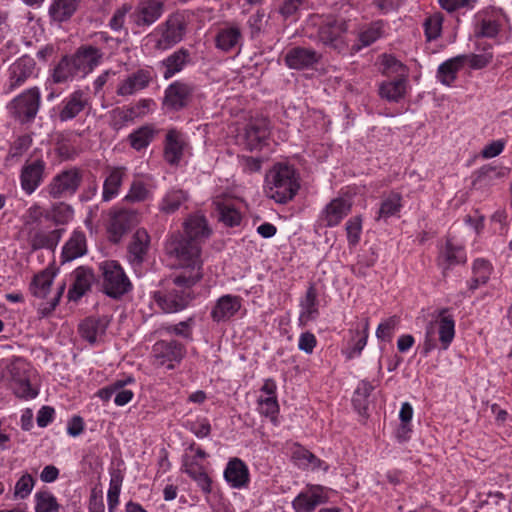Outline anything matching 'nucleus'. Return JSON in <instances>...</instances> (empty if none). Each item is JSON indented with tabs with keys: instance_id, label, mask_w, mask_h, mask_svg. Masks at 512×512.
<instances>
[{
	"instance_id": "nucleus-39",
	"label": "nucleus",
	"mask_w": 512,
	"mask_h": 512,
	"mask_svg": "<svg viewBox=\"0 0 512 512\" xmlns=\"http://www.w3.org/2000/svg\"><path fill=\"white\" fill-rule=\"evenodd\" d=\"M183 148L182 134L176 130H169L165 139V160L169 164H177L183 155Z\"/></svg>"
},
{
	"instance_id": "nucleus-2",
	"label": "nucleus",
	"mask_w": 512,
	"mask_h": 512,
	"mask_svg": "<svg viewBox=\"0 0 512 512\" xmlns=\"http://www.w3.org/2000/svg\"><path fill=\"white\" fill-rule=\"evenodd\" d=\"M299 188V177L290 165L275 164L266 174L265 193L276 203L289 202L295 197Z\"/></svg>"
},
{
	"instance_id": "nucleus-6",
	"label": "nucleus",
	"mask_w": 512,
	"mask_h": 512,
	"mask_svg": "<svg viewBox=\"0 0 512 512\" xmlns=\"http://www.w3.org/2000/svg\"><path fill=\"white\" fill-rule=\"evenodd\" d=\"M108 233L112 242L118 243L133 227L140 223V214L135 209L114 206L109 211Z\"/></svg>"
},
{
	"instance_id": "nucleus-23",
	"label": "nucleus",
	"mask_w": 512,
	"mask_h": 512,
	"mask_svg": "<svg viewBox=\"0 0 512 512\" xmlns=\"http://www.w3.org/2000/svg\"><path fill=\"white\" fill-rule=\"evenodd\" d=\"M321 59V55L311 48L294 47L287 51L284 62L294 70L312 68Z\"/></svg>"
},
{
	"instance_id": "nucleus-3",
	"label": "nucleus",
	"mask_w": 512,
	"mask_h": 512,
	"mask_svg": "<svg viewBox=\"0 0 512 512\" xmlns=\"http://www.w3.org/2000/svg\"><path fill=\"white\" fill-rule=\"evenodd\" d=\"M448 311L447 308L440 309L435 320L427 324L421 350V354L424 357H427L437 347L436 333H438L443 351L447 350L453 342L455 337V320Z\"/></svg>"
},
{
	"instance_id": "nucleus-36",
	"label": "nucleus",
	"mask_w": 512,
	"mask_h": 512,
	"mask_svg": "<svg viewBox=\"0 0 512 512\" xmlns=\"http://www.w3.org/2000/svg\"><path fill=\"white\" fill-rule=\"evenodd\" d=\"M242 41V33L238 26H226L217 32L215 46L223 52H230Z\"/></svg>"
},
{
	"instance_id": "nucleus-9",
	"label": "nucleus",
	"mask_w": 512,
	"mask_h": 512,
	"mask_svg": "<svg viewBox=\"0 0 512 512\" xmlns=\"http://www.w3.org/2000/svg\"><path fill=\"white\" fill-rule=\"evenodd\" d=\"M41 93L38 87H32L15 97L11 102L12 113L21 123L32 121L40 108Z\"/></svg>"
},
{
	"instance_id": "nucleus-63",
	"label": "nucleus",
	"mask_w": 512,
	"mask_h": 512,
	"mask_svg": "<svg viewBox=\"0 0 512 512\" xmlns=\"http://www.w3.org/2000/svg\"><path fill=\"white\" fill-rule=\"evenodd\" d=\"M188 429L197 437L205 438L211 433V425L207 418H198L187 423Z\"/></svg>"
},
{
	"instance_id": "nucleus-30",
	"label": "nucleus",
	"mask_w": 512,
	"mask_h": 512,
	"mask_svg": "<svg viewBox=\"0 0 512 512\" xmlns=\"http://www.w3.org/2000/svg\"><path fill=\"white\" fill-rule=\"evenodd\" d=\"M269 136V121L266 118L252 119L245 129V140L249 150L257 149Z\"/></svg>"
},
{
	"instance_id": "nucleus-56",
	"label": "nucleus",
	"mask_w": 512,
	"mask_h": 512,
	"mask_svg": "<svg viewBox=\"0 0 512 512\" xmlns=\"http://www.w3.org/2000/svg\"><path fill=\"white\" fill-rule=\"evenodd\" d=\"M153 139V129L149 126H143L129 135L130 145L141 150L146 148Z\"/></svg>"
},
{
	"instance_id": "nucleus-59",
	"label": "nucleus",
	"mask_w": 512,
	"mask_h": 512,
	"mask_svg": "<svg viewBox=\"0 0 512 512\" xmlns=\"http://www.w3.org/2000/svg\"><path fill=\"white\" fill-rule=\"evenodd\" d=\"M73 208L64 203L58 202L52 205L51 215L54 221L58 224H65L73 217Z\"/></svg>"
},
{
	"instance_id": "nucleus-22",
	"label": "nucleus",
	"mask_w": 512,
	"mask_h": 512,
	"mask_svg": "<svg viewBox=\"0 0 512 512\" xmlns=\"http://www.w3.org/2000/svg\"><path fill=\"white\" fill-rule=\"evenodd\" d=\"M103 52L92 46H80L76 52L71 56L76 64V68L83 76L91 73L103 59Z\"/></svg>"
},
{
	"instance_id": "nucleus-52",
	"label": "nucleus",
	"mask_w": 512,
	"mask_h": 512,
	"mask_svg": "<svg viewBox=\"0 0 512 512\" xmlns=\"http://www.w3.org/2000/svg\"><path fill=\"white\" fill-rule=\"evenodd\" d=\"M32 145V138L29 135L19 136L9 147L6 162L18 161Z\"/></svg>"
},
{
	"instance_id": "nucleus-18",
	"label": "nucleus",
	"mask_w": 512,
	"mask_h": 512,
	"mask_svg": "<svg viewBox=\"0 0 512 512\" xmlns=\"http://www.w3.org/2000/svg\"><path fill=\"white\" fill-rule=\"evenodd\" d=\"M352 203L344 197L332 199L319 214L318 221L324 227H336L351 212Z\"/></svg>"
},
{
	"instance_id": "nucleus-35",
	"label": "nucleus",
	"mask_w": 512,
	"mask_h": 512,
	"mask_svg": "<svg viewBox=\"0 0 512 512\" xmlns=\"http://www.w3.org/2000/svg\"><path fill=\"white\" fill-rule=\"evenodd\" d=\"M87 252L86 236L83 231L75 230L62 249L63 262H69Z\"/></svg>"
},
{
	"instance_id": "nucleus-60",
	"label": "nucleus",
	"mask_w": 512,
	"mask_h": 512,
	"mask_svg": "<svg viewBox=\"0 0 512 512\" xmlns=\"http://www.w3.org/2000/svg\"><path fill=\"white\" fill-rule=\"evenodd\" d=\"M398 324L399 318L397 316H391L385 319L378 325L376 337L383 341L390 340Z\"/></svg>"
},
{
	"instance_id": "nucleus-8",
	"label": "nucleus",
	"mask_w": 512,
	"mask_h": 512,
	"mask_svg": "<svg viewBox=\"0 0 512 512\" xmlns=\"http://www.w3.org/2000/svg\"><path fill=\"white\" fill-rule=\"evenodd\" d=\"M507 22L506 15L500 9H484L475 16L474 35L477 38H495Z\"/></svg>"
},
{
	"instance_id": "nucleus-21",
	"label": "nucleus",
	"mask_w": 512,
	"mask_h": 512,
	"mask_svg": "<svg viewBox=\"0 0 512 512\" xmlns=\"http://www.w3.org/2000/svg\"><path fill=\"white\" fill-rule=\"evenodd\" d=\"M151 238L144 228L137 229L128 243L127 258L134 267H140L146 260L150 249Z\"/></svg>"
},
{
	"instance_id": "nucleus-26",
	"label": "nucleus",
	"mask_w": 512,
	"mask_h": 512,
	"mask_svg": "<svg viewBox=\"0 0 512 512\" xmlns=\"http://www.w3.org/2000/svg\"><path fill=\"white\" fill-rule=\"evenodd\" d=\"M192 62L191 53L186 48H179L160 62L164 69V79H170L184 70Z\"/></svg>"
},
{
	"instance_id": "nucleus-50",
	"label": "nucleus",
	"mask_w": 512,
	"mask_h": 512,
	"mask_svg": "<svg viewBox=\"0 0 512 512\" xmlns=\"http://www.w3.org/2000/svg\"><path fill=\"white\" fill-rule=\"evenodd\" d=\"M43 218H47L44 209L37 203L31 205L22 217L27 233L41 227Z\"/></svg>"
},
{
	"instance_id": "nucleus-43",
	"label": "nucleus",
	"mask_w": 512,
	"mask_h": 512,
	"mask_svg": "<svg viewBox=\"0 0 512 512\" xmlns=\"http://www.w3.org/2000/svg\"><path fill=\"white\" fill-rule=\"evenodd\" d=\"M78 74L73 58L65 56L53 69L51 79L55 84H63L72 81Z\"/></svg>"
},
{
	"instance_id": "nucleus-29",
	"label": "nucleus",
	"mask_w": 512,
	"mask_h": 512,
	"mask_svg": "<svg viewBox=\"0 0 512 512\" xmlns=\"http://www.w3.org/2000/svg\"><path fill=\"white\" fill-rule=\"evenodd\" d=\"M300 313L298 322L300 326H306L308 322L319 316L318 294L314 285H310L305 295L300 299Z\"/></svg>"
},
{
	"instance_id": "nucleus-25",
	"label": "nucleus",
	"mask_w": 512,
	"mask_h": 512,
	"mask_svg": "<svg viewBox=\"0 0 512 512\" xmlns=\"http://www.w3.org/2000/svg\"><path fill=\"white\" fill-rule=\"evenodd\" d=\"M218 220L227 227L239 226L242 221L240 211L230 197L216 196L213 200Z\"/></svg>"
},
{
	"instance_id": "nucleus-40",
	"label": "nucleus",
	"mask_w": 512,
	"mask_h": 512,
	"mask_svg": "<svg viewBox=\"0 0 512 512\" xmlns=\"http://www.w3.org/2000/svg\"><path fill=\"white\" fill-rule=\"evenodd\" d=\"M293 460L297 465L311 469V470H324L328 469V465L317 458L309 450L305 449L299 444H293L291 452Z\"/></svg>"
},
{
	"instance_id": "nucleus-33",
	"label": "nucleus",
	"mask_w": 512,
	"mask_h": 512,
	"mask_svg": "<svg viewBox=\"0 0 512 512\" xmlns=\"http://www.w3.org/2000/svg\"><path fill=\"white\" fill-rule=\"evenodd\" d=\"M466 260L464 248L453 244L451 240H447L445 247L438 256V265L445 271L455 265L464 264Z\"/></svg>"
},
{
	"instance_id": "nucleus-19",
	"label": "nucleus",
	"mask_w": 512,
	"mask_h": 512,
	"mask_svg": "<svg viewBox=\"0 0 512 512\" xmlns=\"http://www.w3.org/2000/svg\"><path fill=\"white\" fill-rule=\"evenodd\" d=\"M153 80L152 68H140L128 74L117 86L116 93L119 96H131L146 89Z\"/></svg>"
},
{
	"instance_id": "nucleus-32",
	"label": "nucleus",
	"mask_w": 512,
	"mask_h": 512,
	"mask_svg": "<svg viewBox=\"0 0 512 512\" xmlns=\"http://www.w3.org/2000/svg\"><path fill=\"white\" fill-rule=\"evenodd\" d=\"M241 308V298L234 295L220 297L211 311V318L216 321H225L233 317Z\"/></svg>"
},
{
	"instance_id": "nucleus-37",
	"label": "nucleus",
	"mask_w": 512,
	"mask_h": 512,
	"mask_svg": "<svg viewBox=\"0 0 512 512\" xmlns=\"http://www.w3.org/2000/svg\"><path fill=\"white\" fill-rule=\"evenodd\" d=\"M466 62L465 55H458L450 58L439 65L437 69V79L446 86H450L456 79L458 72Z\"/></svg>"
},
{
	"instance_id": "nucleus-27",
	"label": "nucleus",
	"mask_w": 512,
	"mask_h": 512,
	"mask_svg": "<svg viewBox=\"0 0 512 512\" xmlns=\"http://www.w3.org/2000/svg\"><path fill=\"white\" fill-rule=\"evenodd\" d=\"M63 229H54L46 231L39 227L35 230L28 232V241L33 250L50 249L54 250L58 245Z\"/></svg>"
},
{
	"instance_id": "nucleus-64",
	"label": "nucleus",
	"mask_w": 512,
	"mask_h": 512,
	"mask_svg": "<svg viewBox=\"0 0 512 512\" xmlns=\"http://www.w3.org/2000/svg\"><path fill=\"white\" fill-rule=\"evenodd\" d=\"M465 56L466 62H468L470 68L474 70H480L487 67L493 60L492 52H485L482 54H470Z\"/></svg>"
},
{
	"instance_id": "nucleus-47",
	"label": "nucleus",
	"mask_w": 512,
	"mask_h": 512,
	"mask_svg": "<svg viewBox=\"0 0 512 512\" xmlns=\"http://www.w3.org/2000/svg\"><path fill=\"white\" fill-rule=\"evenodd\" d=\"M402 197L397 192H391L387 197H385L380 205V208L377 212L376 220H387L389 217L397 215L402 207Z\"/></svg>"
},
{
	"instance_id": "nucleus-57",
	"label": "nucleus",
	"mask_w": 512,
	"mask_h": 512,
	"mask_svg": "<svg viewBox=\"0 0 512 512\" xmlns=\"http://www.w3.org/2000/svg\"><path fill=\"white\" fill-rule=\"evenodd\" d=\"M347 233V241L350 247H355L361 238L362 232V218L361 216H354L350 218L345 225Z\"/></svg>"
},
{
	"instance_id": "nucleus-17",
	"label": "nucleus",
	"mask_w": 512,
	"mask_h": 512,
	"mask_svg": "<svg viewBox=\"0 0 512 512\" xmlns=\"http://www.w3.org/2000/svg\"><path fill=\"white\" fill-rule=\"evenodd\" d=\"M36 63L33 58L24 55L18 58L8 68L7 92H12L21 87L34 75Z\"/></svg>"
},
{
	"instance_id": "nucleus-58",
	"label": "nucleus",
	"mask_w": 512,
	"mask_h": 512,
	"mask_svg": "<svg viewBox=\"0 0 512 512\" xmlns=\"http://www.w3.org/2000/svg\"><path fill=\"white\" fill-rule=\"evenodd\" d=\"M193 326H194V318L189 317L186 320L181 321L177 324L168 325V326L164 327V329L169 334H174V335L186 338V339H191Z\"/></svg>"
},
{
	"instance_id": "nucleus-42",
	"label": "nucleus",
	"mask_w": 512,
	"mask_h": 512,
	"mask_svg": "<svg viewBox=\"0 0 512 512\" xmlns=\"http://www.w3.org/2000/svg\"><path fill=\"white\" fill-rule=\"evenodd\" d=\"M188 200V194L182 189L172 188L161 198L158 209L164 214H173Z\"/></svg>"
},
{
	"instance_id": "nucleus-5",
	"label": "nucleus",
	"mask_w": 512,
	"mask_h": 512,
	"mask_svg": "<svg viewBox=\"0 0 512 512\" xmlns=\"http://www.w3.org/2000/svg\"><path fill=\"white\" fill-rule=\"evenodd\" d=\"M99 268L102 275V289L107 296L118 299L132 289L129 278L117 261H104Z\"/></svg>"
},
{
	"instance_id": "nucleus-54",
	"label": "nucleus",
	"mask_w": 512,
	"mask_h": 512,
	"mask_svg": "<svg viewBox=\"0 0 512 512\" xmlns=\"http://www.w3.org/2000/svg\"><path fill=\"white\" fill-rule=\"evenodd\" d=\"M136 110L133 107H121L111 111V126L114 129H121L136 117Z\"/></svg>"
},
{
	"instance_id": "nucleus-49",
	"label": "nucleus",
	"mask_w": 512,
	"mask_h": 512,
	"mask_svg": "<svg viewBox=\"0 0 512 512\" xmlns=\"http://www.w3.org/2000/svg\"><path fill=\"white\" fill-rule=\"evenodd\" d=\"M249 469L247 465L237 457L231 458L224 470V480H248Z\"/></svg>"
},
{
	"instance_id": "nucleus-28",
	"label": "nucleus",
	"mask_w": 512,
	"mask_h": 512,
	"mask_svg": "<svg viewBox=\"0 0 512 512\" xmlns=\"http://www.w3.org/2000/svg\"><path fill=\"white\" fill-rule=\"evenodd\" d=\"M155 185L151 177L134 178L124 201L129 203H140L152 199Z\"/></svg>"
},
{
	"instance_id": "nucleus-46",
	"label": "nucleus",
	"mask_w": 512,
	"mask_h": 512,
	"mask_svg": "<svg viewBox=\"0 0 512 512\" xmlns=\"http://www.w3.org/2000/svg\"><path fill=\"white\" fill-rule=\"evenodd\" d=\"M54 277V272L48 269H45L35 275L30 284V291L32 295L41 299L46 298L50 292Z\"/></svg>"
},
{
	"instance_id": "nucleus-16",
	"label": "nucleus",
	"mask_w": 512,
	"mask_h": 512,
	"mask_svg": "<svg viewBox=\"0 0 512 512\" xmlns=\"http://www.w3.org/2000/svg\"><path fill=\"white\" fill-rule=\"evenodd\" d=\"M89 105L90 97L88 93L82 89L74 90L59 104L57 117L60 122L73 120Z\"/></svg>"
},
{
	"instance_id": "nucleus-31",
	"label": "nucleus",
	"mask_w": 512,
	"mask_h": 512,
	"mask_svg": "<svg viewBox=\"0 0 512 512\" xmlns=\"http://www.w3.org/2000/svg\"><path fill=\"white\" fill-rule=\"evenodd\" d=\"M73 278L74 282L68 291V298L77 301L90 290L94 274L92 269L81 266L74 270Z\"/></svg>"
},
{
	"instance_id": "nucleus-61",
	"label": "nucleus",
	"mask_w": 512,
	"mask_h": 512,
	"mask_svg": "<svg viewBox=\"0 0 512 512\" xmlns=\"http://www.w3.org/2000/svg\"><path fill=\"white\" fill-rule=\"evenodd\" d=\"M56 498L48 492H39L37 494L36 512H56L58 511Z\"/></svg>"
},
{
	"instance_id": "nucleus-10",
	"label": "nucleus",
	"mask_w": 512,
	"mask_h": 512,
	"mask_svg": "<svg viewBox=\"0 0 512 512\" xmlns=\"http://www.w3.org/2000/svg\"><path fill=\"white\" fill-rule=\"evenodd\" d=\"M185 353V346L182 343L176 340H160L152 346V363L158 367L166 366L167 369H174L175 365L184 358Z\"/></svg>"
},
{
	"instance_id": "nucleus-51",
	"label": "nucleus",
	"mask_w": 512,
	"mask_h": 512,
	"mask_svg": "<svg viewBox=\"0 0 512 512\" xmlns=\"http://www.w3.org/2000/svg\"><path fill=\"white\" fill-rule=\"evenodd\" d=\"M444 17L440 12L429 15L424 23V33L427 41H434L441 36Z\"/></svg>"
},
{
	"instance_id": "nucleus-45",
	"label": "nucleus",
	"mask_w": 512,
	"mask_h": 512,
	"mask_svg": "<svg viewBox=\"0 0 512 512\" xmlns=\"http://www.w3.org/2000/svg\"><path fill=\"white\" fill-rule=\"evenodd\" d=\"M406 93V80L399 78L383 82L379 87V94L390 102H399Z\"/></svg>"
},
{
	"instance_id": "nucleus-14",
	"label": "nucleus",
	"mask_w": 512,
	"mask_h": 512,
	"mask_svg": "<svg viewBox=\"0 0 512 512\" xmlns=\"http://www.w3.org/2000/svg\"><path fill=\"white\" fill-rule=\"evenodd\" d=\"M45 170L46 162L43 159L26 160L19 175L21 189L26 195H32L41 186Z\"/></svg>"
},
{
	"instance_id": "nucleus-38",
	"label": "nucleus",
	"mask_w": 512,
	"mask_h": 512,
	"mask_svg": "<svg viewBox=\"0 0 512 512\" xmlns=\"http://www.w3.org/2000/svg\"><path fill=\"white\" fill-rule=\"evenodd\" d=\"M82 0H53L49 7V16L55 22L69 20L81 5Z\"/></svg>"
},
{
	"instance_id": "nucleus-48",
	"label": "nucleus",
	"mask_w": 512,
	"mask_h": 512,
	"mask_svg": "<svg viewBox=\"0 0 512 512\" xmlns=\"http://www.w3.org/2000/svg\"><path fill=\"white\" fill-rule=\"evenodd\" d=\"M375 389V385H373L368 380H362L357 385L354 395H353V405L355 409L360 413L363 414L366 412L368 408V398L372 391Z\"/></svg>"
},
{
	"instance_id": "nucleus-34",
	"label": "nucleus",
	"mask_w": 512,
	"mask_h": 512,
	"mask_svg": "<svg viewBox=\"0 0 512 512\" xmlns=\"http://www.w3.org/2000/svg\"><path fill=\"white\" fill-rule=\"evenodd\" d=\"M211 234L205 216L201 214L191 215L184 223V237L195 239L202 244L203 240Z\"/></svg>"
},
{
	"instance_id": "nucleus-24",
	"label": "nucleus",
	"mask_w": 512,
	"mask_h": 512,
	"mask_svg": "<svg viewBox=\"0 0 512 512\" xmlns=\"http://www.w3.org/2000/svg\"><path fill=\"white\" fill-rule=\"evenodd\" d=\"M126 177L127 168L125 166L107 167L102 189V200L104 202H110L120 194L122 184Z\"/></svg>"
},
{
	"instance_id": "nucleus-11",
	"label": "nucleus",
	"mask_w": 512,
	"mask_h": 512,
	"mask_svg": "<svg viewBox=\"0 0 512 512\" xmlns=\"http://www.w3.org/2000/svg\"><path fill=\"white\" fill-rule=\"evenodd\" d=\"M347 31V23L343 19H327L319 28L318 37L320 42L333 49L337 53L344 52L348 44L344 39Z\"/></svg>"
},
{
	"instance_id": "nucleus-55",
	"label": "nucleus",
	"mask_w": 512,
	"mask_h": 512,
	"mask_svg": "<svg viewBox=\"0 0 512 512\" xmlns=\"http://www.w3.org/2000/svg\"><path fill=\"white\" fill-rule=\"evenodd\" d=\"M11 385L15 395L19 398L33 399L38 395V391L31 386L26 377H16L13 374Z\"/></svg>"
},
{
	"instance_id": "nucleus-4",
	"label": "nucleus",
	"mask_w": 512,
	"mask_h": 512,
	"mask_svg": "<svg viewBox=\"0 0 512 512\" xmlns=\"http://www.w3.org/2000/svg\"><path fill=\"white\" fill-rule=\"evenodd\" d=\"M83 176V170L78 167L63 169L52 177L43 191L52 199L70 198L77 193Z\"/></svg>"
},
{
	"instance_id": "nucleus-1",
	"label": "nucleus",
	"mask_w": 512,
	"mask_h": 512,
	"mask_svg": "<svg viewBox=\"0 0 512 512\" xmlns=\"http://www.w3.org/2000/svg\"><path fill=\"white\" fill-rule=\"evenodd\" d=\"M169 257L174 258L181 271L175 275V282L186 286H194L203 277L201 244L195 239L184 237L180 233L173 234L165 244Z\"/></svg>"
},
{
	"instance_id": "nucleus-12",
	"label": "nucleus",
	"mask_w": 512,
	"mask_h": 512,
	"mask_svg": "<svg viewBox=\"0 0 512 512\" xmlns=\"http://www.w3.org/2000/svg\"><path fill=\"white\" fill-rule=\"evenodd\" d=\"M165 0H139L130 13L131 23L138 28H146L157 22L164 12Z\"/></svg>"
},
{
	"instance_id": "nucleus-41",
	"label": "nucleus",
	"mask_w": 512,
	"mask_h": 512,
	"mask_svg": "<svg viewBox=\"0 0 512 512\" xmlns=\"http://www.w3.org/2000/svg\"><path fill=\"white\" fill-rule=\"evenodd\" d=\"M108 321L104 318H87L79 325V333L82 338L93 344L98 337L105 334Z\"/></svg>"
},
{
	"instance_id": "nucleus-20",
	"label": "nucleus",
	"mask_w": 512,
	"mask_h": 512,
	"mask_svg": "<svg viewBox=\"0 0 512 512\" xmlns=\"http://www.w3.org/2000/svg\"><path fill=\"white\" fill-rule=\"evenodd\" d=\"M157 30L161 31V37L156 43V48L167 50L183 39L186 27L180 17L170 16Z\"/></svg>"
},
{
	"instance_id": "nucleus-44",
	"label": "nucleus",
	"mask_w": 512,
	"mask_h": 512,
	"mask_svg": "<svg viewBox=\"0 0 512 512\" xmlns=\"http://www.w3.org/2000/svg\"><path fill=\"white\" fill-rule=\"evenodd\" d=\"M384 33L385 23L382 20L374 21L363 27L358 34V41L360 44L355 47V50L359 51L362 47L370 46L375 41L382 38Z\"/></svg>"
},
{
	"instance_id": "nucleus-13",
	"label": "nucleus",
	"mask_w": 512,
	"mask_h": 512,
	"mask_svg": "<svg viewBox=\"0 0 512 512\" xmlns=\"http://www.w3.org/2000/svg\"><path fill=\"white\" fill-rule=\"evenodd\" d=\"M333 491L319 484L308 485L292 502L296 512H312L321 504L329 501Z\"/></svg>"
},
{
	"instance_id": "nucleus-15",
	"label": "nucleus",
	"mask_w": 512,
	"mask_h": 512,
	"mask_svg": "<svg viewBox=\"0 0 512 512\" xmlns=\"http://www.w3.org/2000/svg\"><path fill=\"white\" fill-rule=\"evenodd\" d=\"M195 89L191 83L174 81L165 90L163 104L171 110L179 111L189 104Z\"/></svg>"
},
{
	"instance_id": "nucleus-7",
	"label": "nucleus",
	"mask_w": 512,
	"mask_h": 512,
	"mask_svg": "<svg viewBox=\"0 0 512 512\" xmlns=\"http://www.w3.org/2000/svg\"><path fill=\"white\" fill-rule=\"evenodd\" d=\"M174 287L166 292H157L155 300L166 313H176L185 309L193 299V286L178 284L173 278Z\"/></svg>"
},
{
	"instance_id": "nucleus-62",
	"label": "nucleus",
	"mask_w": 512,
	"mask_h": 512,
	"mask_svg": "<svg viewBox=\"0 0 512 512\" xmlns=\"http://www.w3.org/2000/svg\"><path fill=\"white\" fill-rule=\"evenodd\" d=\"M134 378L127 377L126 379L116 380L108 386L98 391V397L103 401H109L113 395L120 389L125 387L127 384L133 383Z\"/></svg>"
},
{
	"instance_id": "nucleus-53",
	"label": "nucleus",
	"mask_w": 512,
	"mask_h": 512,
	"mask_svg": "<svg viewBox=\"0 0 512 512\" xmlns=\"http://www.w3.org/2000/svg\"><path fill=\"white\" fill-rule=\"evenodd\" d=\"M183 467L188 476L194 480H210L203 461L197 460V457L185 456Z\"/></svg>"
}]
</instances>
